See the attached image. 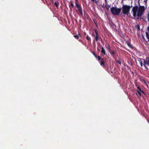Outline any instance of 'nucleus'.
I'll list each match as a JSON object with an SVG mask.
<instances>
[{
  "mask_svg": "<svg viewBox=\"0 0 149 149\" xmlns=\"http://www.w3.org/2000/svg\"><path fill=\"white\" fill-rule=\"evenodd\" d=\"M140 0H138V4L139 6V7L137 5L134 6L133 7L132 12L133 17H136V16H138L137 19H139L140 17H141L143 14V12L145 10V8L143 6H141L140 4L139 1ZM143 1L146 4L147 0H143Z\"/></svg>",
  "mask_w": 149,
  "mask_h": 149,
  "instance_id": "obj_1",
  "label": "nucleus"
},
{
  "mask_svg": "<svg viewBox=\"0 0 149 149\" xmlns=\"http://www.w3.org/2000/svg\"><path fill=\"white\" fill-rule=\"evenodd\" d=\"M138 61L140 62L141 66V67L143 66V65L145 68L148 70V69L147 66L146 65L149 64V57H147L146 58V61L144 59L139 58H138Z\"/></svg>",
  "mask_w": 149,
  "mask_h": 149,
  "instance_id": "obj_2",
  "label": "nucleus"
},
{
  "mask_svg": "<svg viewBox=\"0 0 149 149\" xmlns=\"http://www.w3.org/2000/svg\"><path fill=\"white\" fill-rule=\"evenodd\" d=\"M132 6H130L127 5H123L122 7V12L124 15H128L130 13V10Z\"/></svg>",
  "mask_w": 149,
  "mask_h": 149,
  "instance_id": "obj_3",
  "label": "nucleus"
},
{
  "mask_svg": "<svg viewBox=\"0 0 149 149\" xmlns=\"http://www.w3.org/2000/svg\"><path fill=\"white\" fill-rule=\"evenodd\" d=\"M121 9L117 8L116 7H112L110 8V11L111 13L113 15H119Z\"/></svg>",
  "mask_w": 149,
  "mask_h": 149,
  "instance_id": "obj_4",
  "label": "nucleus"
},
{
  "mask_svg": "<svg viewBox=\"0 0 149 149\" xmlns=\"http://www.w3.org/2000/svg\"><path fill=\"white\" fill-rule=\"evenodd\" d=\"M75 6L77 9L78 12H77V13L79 16H81L83 15V11L81 6L79 4L75 2Z\"/></svg>",
  "mask_w": 149,
  "mask_h": 149,
  "instance_id": "obj_5",
  "label": "nucleus"
},
{
  "mask_svg": "<svg viewBox=\"0 0 149 149\" xmlns=\"http://www.w3.org/2000/svg\"><path fill=\"white\" fill-rule=\"evenodd\" d=\"M94 30V31L96 34L95 39L96 41H97L99 40V36L98 32L96 29H95Z\"/></svg>",
  "mask_w": 149,
  "mask_h": 149,
  "instance_id": "obj_6",
  "label": "nucleus"
},
{
  "mask_svg": "<svg viewBox=\"0 0 149 149\" xmlns=\"http://www.w3.org/2000/svg\"><path fill=\"white\" fill-rule=\"evenodd\" d=\"M139 78L140 80L141 81H143L144 83H146V81L144 78V77L142 76H139Z\"/></svg>",
  "mask_w": 149,
  "mask_h": 149,
  "instance_id": "obj_7",
  "label": "nucleus"
},
{
  "mask_svg": "<svg viewBox=\"0 0 149 149\" xmlns=\"http://www.w3.org/2000/svg\"><path fill=\"white\" fill-rule=\"evenodd\" d=\"M111 4H108V2L105 3V6L106 7V9L107 10L109 9V8L111 7Z\"/></svg>",
  "mask_w": 149,
  "mask_h": 149,
  "instance_id": "obj_8",
  "label": "nucleus"
},
{
  "mask_svg": "<svg viewBox=\"0 0 149 149\" xmlns=\"http://www.w3.org/2000/svg\"><path fill=\"white\" fill-rule=\"evenodd\" d=\"M100 65L104 67L105 65L104 61V59H102L100 62Z\"/></svg>",
  "mask_w": 149,
  "mask_h": 149,
  "instance_id": "obj_9",
  "label": "nucleus"
},
{
  "mask_svg": "<svg viewBox=\"0 0 149 149\" xmlns=\"http://www.w3.org/2000/svg\"><path fill=\"white\" fill-rule=\"evenodd\" d=\"M101 52L104 55H105L106 54L105 50L104 48L103 47H101Z\"/></svg>",
  "mask_w": 149,
  "mask_h": 149,
  "instance_id": "obj_10",
  "label": "nucleus"
},
{
  "mask_svg": "<svg viewBox=\"0 0 149 149\" xmlns=\"http://www.w3.org/2000/svg\"><path fill=\"white\" fill-rule=\"evenodd\" d=\"M127 44V45L130 48L132 49L133 47L131 45V43L130 42H129L128 41H126Z\"/></svg>",
  "mask_w": 149,
  "mask_h": 149,
  "instance_id": "obj_11",
  "label": "nucleus"
},
{
  "mask_svg": "<svg viewBox=\"0 0 149 149\" xmlns=\"http://www.w3.org/2000/svg\"><path fill=\"white\" fill-rule=\"evenodd\" d=\"M109 53L113 57L115 54V52L114 51H111L109 52Z\"/></svg>",
  "mask_w": 149,
  "mask_h": 149,
  "instance_id": "obj_12",
  "label": "nucleus"
},
{
  "mask_svg": "<svg viewBox=\"0 0 149 149\" xmlns=\"http://www.w3.org/2000/svg\"><path fill=\"white\" fill-rule=\"evenodd\" d=\"M54 4L56 6V8H58V7L59 4V2H58L57 3V2H55L54 3Z\"/></svg>",
  "mask_w": 149,
  "mask_h": 149,
  "instance_id": "obj_13",
  "label": "nucleus"
},
{
  "mask_svg": "<svg viewBox=\"0 0 149 149\" xmlns=\"http://www.w3.org/2000/svg\"><path fill=\"white\" fill-rule=\"evenodd\" d=\"M107 49L108 50V51L109 52L111 51V47H110V46H109V45H108L107 47Z\"/></svg>",
  "mask_w": 149,
  "mask_h": 149,
  "instance_id": "obj_14",
  "label": "nucleus"
},
{
  "mask_svg": "<svg viewBox=\"0 0 149 149\" xmlns=\"http://www.w3.org/2000/svg\"><path fill=\"white\" fill-rule=\"evenodd\" d=\"M95 58H97V60L98 61L102 60V59L103 58H101L99 56H97L96 57H95Z\"/></svg>",
  "mask_w": 149,
  "mask_h": 149,
  "instance_id": "obj_15",
  "label": "nucleus"
},
{
  "mask_svg": "<svg viewBox=\"0 0 149 149\" xmlns=\"http://www.w3.org/2000/svg\"><path fill=\"white\" fill-rule=\"evenodd\" d=\"M86 38L88 41H91V38L89 37V36L88 35L87 36Z\"/></svg>",
  "mask_w": 149,
  "mask_h": 149,
  "instance_id": "obj_16",
  "label": "nucleus"
},
{
  "mask_svg": "<svg viewBox=\"0 0 149 149\" xmlns=\"http://www.w3.org/2000/svg\"><path fill=\"white\" fill-rule=\"evenodd\" d=\"M137 92H141L142 91L141 88H140V87L138 86L137 87Z\"/></svg>",
  "mask_w": 149,
  "mask_h": 149,
  "instance_id": "obj_17",
  "label": "nucleus"
},
{
  "mask_svg": "<svg viewBox=\"0 0 149 149\" xmlns=\"http://www.w3.org/2000/svg\"><path fill=\"white\" fill-rule=\"evenodd\" d=\"M74 37L77 39H78L79 38V36L77 35H74Z\"/></svg>",
  "mask_w": 149,
  "mask_h": 149,
  "instance_id": "obj_18",
  "label": "nucleus"
},
{
  "mask_svg": "<svg viewBox=\"0 0 149 149\" xmlns=\"http://www.w3.org/2000/svg\"><path fill=\"white\" fill-rule=\"evenodd\" d=\"M116 62L117 63H118V64H119L120 65L121 64V61L120 60H116Z\"/></svg>",
  "mask_w": 149,
  "mask_h": 149,
  "instance_id": "obj_19",
  "label": "nucleus"
},
{
  "mask_svg": "<svg viewBox=\"0 0 149 149\" xmlns=\"http://www.w3.org/2000/svg\"><path fill=\"white\" fill-rule=\"evenodd\" d=\"M91 1L93 2H94L96 4H97V1L96 0H91Z\"/></svg>",
  "mask_w": 149,
  "mask_h": 149,
  "instance_id": "obj_20",
  "label": "nucleus"
},
{
  "mask_svg": "<svg viewBox=\"0 0 149 149\" xmlns=\"http://www.w3.org/2000/svg\"><path fill=\"white\" fill-rule=\"evenodd\" d=\"M92 53L93 54V55L94 56H95V57H96V56H97V55L96 54H95V52H92Z\"/></svg>",
  "mask_w": 149,
  "mask_h": 149,
  "instance_id": "obj_21",
  "label": "nucleus"
},
{
  "mask_svg": "<svg viewBox=\"0 0 149 149\" xmlns=\"http://www.w3.org/2000/svg\"><path fill=\"white\" fill-rule=\"evenodd\" d=\"M84 16L86 17H87V16H88V15L86 13L85 11H84Z\"/></svg>",
  "mask_w": 149,
  "mask_h": 149,
  "instance_id": "obj_22",
  "label": "nucleus"
},
{
  "mask_svg": "<svg viewBox=\"0 0 149 149\" xmlns=\"http://www.w3.org/2000/svg\"><path fill=\"white\" fill-rule=\"evenodd\" d=\"M95 35H96L95 34H95L94 33H92L91 34L92 36L93 37H94L95 38Z\"/></svg>",
  "mask_w": 149,
  "mask_h": 149,
  "instance_id": "obj_23",
  "label": "nucleus"
},
{
  "mask_svg": "<svg viewBox=\"0 0 149 149\" xmlns=\"http://www.w3.org/2000/svg\"><path fill=\"white\" fill-rule=\"evenodd\" d=\"M70 5H71V6L72 7V8H73L74 7V4L72 3H71Z\"/></svg>",
  "mask_w": 149,
  "mask_h": 149,
  "instance_id": "obj_24",
  "label": "nucleus"
},
{
  "mask_svg": "<svg viewBox=\"0 0 149 149\" xmlns=\"http://www.w3.org/2000/svg\"><path fill=\"white\" fill-rule=\"evenodd\" d=\"M102 7L103 8H106V7L105 6V4H103L102 6Z\"/></svg>",
  "mask_w": 149,
  "mask_h": 149,
  "instance_id": "obj_25",
  "label": "nucleus"
},
{
  "mask_svg": "<svg viewBox=\"0 0 149 149\" xmlns=\"http://www.w3.org/2000/svg\"><path fill=\"white\" fill-rule=\"evenodd\" d=\"M139 94V95L140 96V97H141V92H138Z\"/></svg>",
  "mask_w": 149,
  "mask_h": 149,
  "instance_id": "obj_26",
  "label": "nucleus"
},
{
  "mask_svg": "<svg viewBox=\"0 0 149 149\" xmlns=\"http://www.w3.org/2000/svg\"><path fill=\"white\" fill-rule=\"evenodd\" d=\"M148 21L149 22V11L148 13Z\"/></svg>",
  "mask_w": 149,
  "mask_h": 149,
  "instance_id": "obj_27",
  "label": "nucleus"
},
{
  "mask_svg": "<svg viewBox=\"0 0 149 149\" xmlns=\"http://www.w3.org/2000/svg\"><path fill=\"white\" fill-rule=\"evenodd\" d=\"M144 83L146 84V85L147 88H148V84H147V83L146 82V83Z\"/></svg>",
  "mask_w": 149,
  "mask_h": 149,
  "instance_id": "obj_28",
  "label": "nucleus"
},
{
  "mask_svg": "<svg viewBox=\"0 0 149 149\" xmlns=\"http://www.w3.org/2000/svg\"><path fill=\"white\" fill-rule=\"evenodd\" d=\"M141 93L143 94H145V93L143 91H141Z\"/></svg>",
  "mask_w": 149,
  "mask_h": 149,
  "instance_id": "obj_29",
  "label": "nucleus"
},
{
  "mask_svg": "<svg viewBox=\"0 0 149 149\" xmlns=\"http://www.w3.org/2000/svg\"><path fill=\"white\" fill-rule=\"evenodd\" d=\"M147 29L148 31L149 32V26H148V27L147 28Z\"/></svg>",
  "mask_w": 149,
  "mask_h": 149,
  "instance_id": "obj_30",
  "label": "nucleus"
},
{
  "mask_svg": "<svg viewBox=\"0 0 149 149\" xmlns=\"http://www.w3.org/2000/svg\"><path fill=\"white\" fill-rule=\"evenodd\" d=\"M105 14L107 15H108V13L106 11H105Z\"/></svg>",
  "mask_w": 149,
  "mask_h": 149,
  "instance_id": "obj_31",
  "label": "nucleus"
},
{
  "mask_svg": "<svg viewBox=\"0 0 149 149\" xmlns=\"http://www.w3.org/2000/svg\"><path fill=\"white\" fill-rule=\"evenodd\" d=\"M114 24L113 23H112L111 26H113L114 25Z\"/></svg>",
  "mask_w": 149,
  "mask_h": 149,
  "instance_id": "obj_32",
  "label": "nucleus"
},
{
  "mask_svg": "<svg viewBox=\"0 0 149 149\" xmlns=\"http://www.w3.org/2000/svg\"><path fill=\"white\" fill-rule=\"evenodd\" d=\"M105 3H106L107 2V0H105Z\"/></svg>",
  "mask_w": 149,
  "mask_h": 149,
  "instance_id": "obj_33",
  "label": "nucleus"
},
{
  "mask_svg": "<svg viewBox=\"0 0 149 149\" xmlns=\"http://www.w3.org/2000/svg\"><path fill=\"white\" fill-rule=\"evenodd\" d=\"M86 32H84V35H86Z\"/></svg>",
  "mask_w": 149,
  "mask_h": 149,
  "instance_id": "obj_34",
  "label": "nucleus"
},
{
  "mask_svg": "<svg viewBox=\"0 0 149 149\" xmlns=\"http://www.w3.org/2000/svg\"><path fill=\"white\" fill-rule=\"evenodd\" d=\"M113 27H115V28H116V25H114L113 26Z\"/></svg>",
  "mask_w": 149,
  "mask_h": 149,
  "instance_id": "obj_35",
  "label": "nucleus"
},
{
  "mask_svg": "<svg viewBox=\"0 0 149 149\" xmlns=\"http://www.w3.org/2000/svg\"><path fill=\"white\" fill-rule=\"evenodd\" d=\"M76 0V2H77H77H78V0Z\"/></svg>",
  "mask_w": 149,
  "mask_h": 149,
  "instance_id": "obj_36",
  "label": "nucleus"
},
{
  "mask_svg": "<svg viewBox=\"0 0 149 149\" xmlns=\"http://www.w3.org/2000/svg\"><path fill=\"white\" fill-rule=\"evenodd\" d=\"M113 73V72L112 71H111L110 72V73Z\"/></svg>",
  "mask_w": 149,
  "mask_h": 149,
  "instance_id": "obj_37",
  "label": "nucleus"
},
{
  "mask_svg": "<svg viewBox=\"0 0 149 149\" xmlns=\"http://www.w3.org/2000/svg\"><path fill=\"white\" fill-rule=\"evenodd\" d=\"M147 121H148V123H149V120H147Z\"/></svg>",
  "mask_w": 149,
  "mask_h": 149,
  "instance_id": "obj_38",
  "label": "nucleus"
},
{
  "mask_svg": "<svg viewBox=\"0 0 149 149\" xmlns=\"http://www.w3.org/2000/svg\"><path fill=\"white\" fill-rule=\"evenodd\" d=\"M148 65V66H149V64H148V65Z\"/></svg>",
  "mask_w": 149,
  "mask_h": 149,
  "instance_id": "obj_39",
  "label": "nucleus"
},
{
  "mask_svg": "<svg viewBox=\"0 0 149 149\" xmlns=\"http://www.w3.org/2000/svg\"><path fill=\"white\" fill-rule=\"evenodd\" d=\"M94 23H95V24H96V23L94 22Z\"/></svg>",
  "mask_w": 149,
  "mask_h": 149,
  "instance_id": "obj_40",
  "label": "nucleus"
}]
</instances>
